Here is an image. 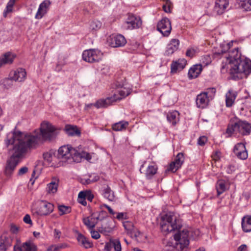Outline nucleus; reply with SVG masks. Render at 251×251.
<instances>
[{
	"label": "nucleus",
	"mask_w": 251,
	"mask_h": 251,
	"mask_svg": "<svg viewBox=\"0 0 251 251\" xmlns=\"http://www.w3.org/2000/svg\"><path fill=\"white\" fill-rule=\"evenodd\" d=\"M234 153L240 159L245 160L248 158V154L245 144H237L233 149Z\"/></svg>",
	"instance_id": "nucleus-13"
},
{
	"label": "nucleus",
	"mask_w": 251,
	"mask_h": 251,
	"mask_svg": "<svg viewBox=\"0 0 251 251\" xmlns=\"http://www.w3.org/2000/svg\"><path fill=\"white\" fill-rule=\"evenodd\" d=\"M124 85H125V84H124V82H123L116 81L115 83V88L116 89H122V88L125 87Z\"/></svg>",
	"instance_id": "nucleus-60"
},
{
	"label": "nucleus",
	"mask_w": 251,
	"mask_h": 251,
	"mask_svg": "<svg viewBox=\"0 0 251 251\" xmlns=\"http://www.w3.org/2000/svg\"><path fill=\"white\" fill-rule=\"evenodd\" d=\"M89 177L91 178L92 182L97 181L99 179V176L96 174H93L89 176Z\"/></svg>",
	"instance_id": "nucleus-62"
},
{
	"label": "nucleus",
	"mask_w": 251,
	"mask_h": 251,
	"mask_svg": "<svg viewBox=\"0 0 251 251\" xmlns=\"http://www.w3.org/2000/svg\"><path fill=\"white\" fill-rule=\"evenodd\" d=\"M89 230L90 231L92 238L95 239H98L100 238V234H99V232L93 230V229H90Z\"/></svg>",
	"instance_id": "nucleus-52"
},
{
	"label": "nucleus",
	"mask_w": 251,
	"mask_h": 251,
	"mask_svg": "<svg viewBox=\"0 0 251 251\" xmlns=\"http://www.w3.org/2000/svg\"><path fill=\"white\" fill-rule=\"evenodd\" d=\"M241 7L246 11L251 10V0H244L241 3Z\"/></svg>",
	"instance_id": "nucleus-45"
},
{
	"label": "nucleus",
	"mask_w": 251,
	"mask_h": 251,
	"mask_svg": "<svg viewBox=\"0 0 251 251\" xmlns=\"http://www.w3.org/2000/svg\"><path fill=\"white\" fill-rule=\"evenodd\" d=\"M78 202L84 206H86L87 204V202L86 201V199H85V194L83 193V191H81L79 193L78 195Z\"/></svg>",
	"instance_id": "nucleus-44"
},
{
	"label": "nucleus",
	"mask_w": 251,
	"mask_h": 251,
	"mask_svg": "<svg viewBox=\"0 0 251 251\" xmlns=\"http://www.w3.org/2000/svg\"><path fill=\"white\" fill-rule=\"evenodd\" d=\"M189 232L187 230H183L174 235L176 241L175 247L178 251H186L189 240H188Z\"/></svg>",
	"instance_id": "nucleus-6"
},
{
	"label": "nucleus",
	"mask_w": 251,
	"mask_h": 251,
	"mask_svg": "<svg viewBox=\"0 0 251 251\" xmlns=\"http://www.w3.org/2000/svg\"><path fill=\"white\" fill-rule=\"evenodd\" d=\"M36 246L31 241H28L23 243L22 251H36Z\"/></svg>",
	"instance_id": "nucleus-35"
},
{
	"label": "nucleus",
	"mask_w": 251,
	"mask_h": 251,
	"mask_svg": "<svg viewBox=\"0 0 251 251\" xmlns=\"http://www.w3.org/2000/svg\"><path fill=\"white\" fill-rule=\"evenodd\" d=\"M25 223L28 224H32V221L31 220L30 217L29 215L26 214L24 218L23 219Z\"/></svg>",
	"instance_id": "nucleus-59"
},
{
	"label": "nucleus",
	"mask_w": 251,
	"mask_h": 251,
	"mask_svg": "<svg viewBox=\"0 0 251 251\" xmlns=\"http://www.w3.org/2000/svg\"><path fill=\"white\" fill-rule=\"evenodd\" d=\"M9 78H8L6 81H11V80L15 81L23 82L24 81L26 77V72L25 69L21 68H18L17 70L12 71L10 73Z\"/></svg>",
	"instance_id": "nucleus-11"
},
{
	"label": "nucleus",
	"mask_w": 251,
	"mask_h": 251,
	"mask_svg": "<svg viewBox=\"0 0 251 251\" xmlns=\"http://www.w3.org/2000/svg\"><path fill=\"white\" fill-rule=\"evenodd\" d=\"M207 141V138L205 136H201L198 140V144L201 146H203Z\"/></svg>",
	"instance_id": "nucleus-50"
},
{
	"label": "nucleus",
	"mask_w": 251,
	"mask_h": 251,
	"mask_svg": "<svg viewBox=\"0 0 251 251\" xmlns=\"http://www.w3.org/2000/svg\"><path fill=\"white\" fill-rule=\"evenodd\" d=\"M242 228L245 232L251 231V216H245L242 219Z\"/></svg>",
	"instance_id": "nucleus-30"
},
{
	"label": "nucleus",
	"mask_w": 251,
	"mask_h": 251,
	"mask_svg": "<svg viewBox=\"0 0 251 251\" xmlns=\"http://www.w3.org/2000/svg\"><path fill=\"white\" fill-rule=\"evenodd\" d=\"M77 240L79 244L86 249H88L92 247V243L81 233L78 234Z\"/></svg>",
	"instance_id": "nucleus-31"
},
{
	"label": "nucleus",
	"mask_w": 251,
	"mask_h": 251,
	"mask_svg": "<svg viewBox=\"0 0 251 251\" xmlns=\"http://www.w3.org/2000/svg\"><path fill=\"white\" fill-rule=\"evenodd\" d=\"M210 100L206 96L205 93L201 92L198 94L196 98V104L198 108L204 109L207 107L210 102Z\"/></svg>",
	"instance_id": "nucleus-14"
},
{
	"label": "nucleus",
	"mask_w": 251,
	"mask_h": 251,
	"mask_svg": "<svg viewBox=\"0 0 251 251\" xmlns=\"http://www.w3.org/2000/svg\"><path fill=\"white\" fill-rule=\"evenodd\" d=\"M56 135L57 131L55 127L47 122L41 124L39 134H25L16 130L9 133L4 141L5 144L7 147L13 145V148L12 154L6 162L4 171L5 175L10 176L13 174L28 150L34 146L39 140L50 141L54 139Z\"/></svg>",
	"instance_id": "nucleus-1"
},
{
	"label": "nucleus",
	"mask_w": 251,
	"mask_h": 251,
	"mask_svg": "<svg viewBox=\"0 0 251 251\" xmlns=\"http://www.w3.org/2000/svg\"><path fill=\"white\" fill-rule=\"evenodd\" d=\"M28 169L27 167L24 166L20 168L18 172V175L21 176L26 174L28 172Z\"/></svg>",
	"instance_id": "nucleus-53"
},
{
	"label": "nucleus",
	"mask_w": 251,
	"mask_h": 251,
	"mask_svg": "<svg viewBox=\"0 0 251 251\" xmlns=\"http://www.w3.org/2000/svg\"><path fill=\"white\" fill-rule=\"evenodd\" d=\"M187 61L184 58H180L176 61H173L171 65V73L175 74L178 70H182L186 65Z\"/></svg>",
	"instance_id": "nucleus-18"
},
{
	"label": "nucleus",
	"mask_w": 251,
	"mask_h": 251,
	"mask_svg": "<svg viewBox=\"0 0 251 251\" xmlns=\"http://www.w3.org/2000/svg\"><path fill=\"white\" fill-rule=\"evenodd\" d=\"M115 218L118 220H123L127 218L126 213L124 212L118 213Z\"/></svg>",
	"instance_id": "nucleus-51"
},
{
	"label": "nucleus",
	"mask_w": 251,
	"mask_h": 251,
	"mask_svg": "<svg viewBox=\"0 0 251 251\" xmlns=\"http://www.w3.org/2000/svg\"><path fill=\"white\" fill-rule=\"evenodd\" d=\"M50 2L49 0H45L43 1L39 5L35 18L37 19H41L46 13L48 8H49Z\"/></svg>",
	"instance_id": "nucleus-23"
},
{
	"label": "nucleus",
	"mask_w": 251,
	"mask_h": 251,
	"mask_svg": "<svg viewBox=\"0 0 251 251\" xmlns=\"http://www.w3.org/2000/svg\"><path fill=\"white\" fill-rule=\"evenodd\" d=\"M16 54L11 52H7L0 57V68L6 64H12L16 58Z\"/></svg>",
	"instance_id": "nucleus-17"
},
{
	"label": "nucleus",
	"mask_w": 251,
	"mask_h": 251,
	"mask_svg": "<svg viewBox=\"0 0 251 251\" xmlns=\"http://www.w3.org/2000/svg\"><path fill=\"white\" fill-rule=\"evenodd\" d=\"M237 251H248L247 246L245 244L241 245L238 249Z\"/></svg>",
	"instance_id": "nucleus-64"
},
{
	"label": "nucleus",
	"mask_w": 251,
	"mask_h": 251,
	"mask_svg": "<svg viewBox=\"0 0 251 251\" xmlns=\"http://www.w3.org/2000/svg\"><path fill=\"white\" fill-rule=\"evenodd\" d=\"M71 158L70 162H80L82 158L87 160H90L91 159V155L90 153L85 151H79L76 149L73 148L71 151Z\"/></svg>",
	"instance_id": "nucleus-12"
},
{
	"label": "nucleus",
	"mask_w": 251,
	"mask_h": 251,
	"mask_svg": "<svg viewBox=\"0 0 251 251\" xmlns=\"http://www.w3.org/2000/svg\"><path fill=\"white\" fill-rule=\"evenodd\" d=\"M157 166L154 163H151L147 168L145 176L147 179H150L152 178L157 171Z\"/></svg>",
	"instance_id": "nucleus-28"
},
{
	"label": "nucleus",
	"mask_w": 251,
	"mask_h": 251,
	"mask_svg": "<svg viewBox=\"0 0 251 251\" xmlns=\"http://www.w3.org/2000/svg\"><path fill=\"white\" fill-rule=\"evenodd\" d=\"M133 231H132H132H130L129 233L132 235L134 236L135 237H136V238L138 237L140 234V231L137 228H135L134 226H133Z\"/></svg>",
	"instance_id": "nucleus-56"
},
{
	"label": "nucleus",
	"mask_w": 251,
	"mask_h": 251,
	"mask_svg": "<svg viewBox=\"0 0 251 251\" xmlns=\"http://www.w3.org/2000/svg\"><path fill=\"white\" fill-rule=\"evenodd\" d=\"M61 232L57 229H54V237L55 239H59L60 238Z\"/></svg>",
	"instance_id": "nucleus-58"
},
{
	"label": "nucleus",
	"mask_w": 251,
	"mask_h": 251,
	"mask_svg": "<svg viewBox=\"0 0 251 251\" xmlns=\"http://www.w3.org/2000/svg\"><path fill=\"white\" fill-rule=\"evenodd\" d=\"M229 57H226V62H224L223 61L222 63L221 70L223 73H226L228 69H229V71H230V69L232 66H234V58L233 57H231V55H235L234 49L232 51H229Z\"/></svg>",
	"instance_id": "nucleus-16"
},
{
	"label": "nucleus",
	"mask_w": 251,
	"mask_h": 251,
	"mask_svg": "<svg viewBox=\"0 0 251 251\" xmlns=\"http://www.w3.org/2000/svg\"><path fill=\"white\" fill-rule=\"evenodd\" d=\"M101 26V23L99 21H93L89 25V29L91 30H98Z\"/></svg>",
	"instance_id": "nucleus-41"
},
{
	"label": "nucleus",
	"mask_w": 251,
	"mask_h": 251,
	"mask_svg": "<svg viewBox=\"0 0 251 251\" xmlns=\"http://www.w3.org/2000/svg\"><path fill=\"white\" fill-rule=\"evenodd\" d=\"M113 102H114V101L111 97H107L105 99H100L97 100L96 102L94 104V106L98 109L106 108L108 106L112 104Z\"/></svg>",
	"instance_id": "nucleus-27"
},
{
	"label": "nucleus",
	"mask_w": 251,
	"mask_h": 251,
	"mask_svg": "<svg viewBox=\"0 0 251 251\" xmlns=\"http://www.w3.org/2000/svg\"><path fill=\"white\" fill-rule=\"evenodd\" d=\"M168 122L173 126H175L179 121V113L176 110L169 111L167 114Z\"/></svg>",
	"instance_id": "nucleus-25"
},
{
	"label": "nucleus",
	"mask_w": 251,
	"mask_h": 251,
	"mask_svg": "<svg viewBox=\"0 0 251 251\" xmlns=\"http://www.w3.org/2000/svg\"><path fill=\"white\" fill-rule=\"evenodd\" d=\"M58 183L55 181H51L48 184L47 190L50 194H54L57 192L58 188Z\"/></svg>",
	"instance_id": "nucleus-39"
},
{
	"label": "nucleus",
	"mask_w": 251,
	"mask_h": 251,
	"mask_svg": "<svg viewBox=\"0 0 251 251\" xmlns=\"http://www.w3.org/2000/svg\"><path fill=\"white\" fill-rule=\"evenodd\" d=\"M82 58L89 63L99 62L102 59L103 53L100 50L96 49H90L84 50L82 53Z\"/></svg>",
	"instance_id": "nucleus-8"
},
{
	"label": "nucleus",
	"mask_w": 251,
	"mask_h": 251,
	"mask_svg": "<svg viewBox=\"0 0 251 251\" xmlns=\"http://www.w3.org/2000/svg\"><path fill=\"white\" fill-rule=\"evenodd\" d=\"M123 226L126 230L128 232H129L130 231H132V232L133 231V229L134 226L131 223L128 221L125 222L123 223Z\"/></svg>",
	"instance_id": "nucleus-48"
},
{
	"label": "nucleus",
	"mask_w": 251,
	"mask_h": 251,
	"mask_svg": "<svg viewBox=\"0 0 251 251\" xmlns=\"http://www.w3.org/2000/svg\"><path fill=\"white\" fill-rule=\"evenodd\" d=\"M216 188L217 195L219 196L228 189L227 182L223 179L219 180L217 182Z\"/></svg>",
	"instance_id": "nucleus-29"
},
{
	"label": "nucleus",
	"mask_w": 251,
	"mask_h": 251,
	"mask_svg": "<svg viewBox=\"0 0 251 251\" xmlns=\"http://www.w3.org/2000/svg\"><path fill=\"white\" fill-rule=\"evenodd\" d=\"M103 195L105 198L107 199L109 201H112L115 200L114 192L108 186L103 190Z\"/></svg>",
	"instance_id": "nucleus-34"
},
{
	"label": "nucleus",
	"mask_w": 251,
	"mask_h": 251,
	"mask_svg": "<svg viewBox=\"0 0 251 251\" xmlns=\"http://www.w3.org/2000/svg\"><path fill=\"white\" fill-rule=\"evenodd\" d=\"M19 231V227L15 225H11L10 226V231L13 234H17Z\"/></svg>",
	"instance_id": "nucleus-57"
},
{
	"label": "nucleus",
	"mask_w": 251,
	"mask_h": 251,
	"mask_svg": "<svg viewBox=\"0 0 251 251\" xmlns=\"http://www.w3.org/2000/svg\"><path fill=\"white\" fill-rule=\"evenodd\" d=\"M237 93L232 89H229L226 94V107H231L234 103Z\"/></svg>",
	"instance_id": "nucleus-24"
},
{
	"label": "nucleus",
	"mask_w": 251,
	"mask_h": 251,
	"mask_svg": "<svg viewBox=\"0 0 251 251\" xmlns=\"http://www.w3.org/2000/svg\"><path fill=\"white\" fill-rule=\"evenodd\" d=\"M105 217H106V212L102 210L100 212L99 216L96 218L97 219H100L101 220Z\"/></svg>",
	"instance_id": "nucleus-63"
},
{
	"label": "nucleus",
	"mask_w": 251,
	"mask_h": 251,
	"mask_svg": "<svg viewBox=\"0 0 251 251\" xmlns=\"http://www.w3.org/2000/svg\"><path fill=\"white\" fill-rule=\"evenodd\" d=\"M13 239L11 236H7L3 233L0 236V242L7 246L8 248L11 247Z\"/></svg>",
	"instance_id": "nucleus-36"
},
{
	"label": "nucleus",
	"mask_w": 251,
	"mask_h": 251,
	"mask_svg": "<svg viewBox=\"0 0 251 251\" xmlns=\"http://www.w3.org/2000/svg\"><path fill=\"white\" fill-rule=\"evenodd\" d=\"M236 170V166L234 165L230 164L228 165L226 168V172L228 174H232Z\"/></svg>",
	"instance_id": "nucleus-54"
},
{
	"label": "nucleus",
	"mask_w": 251,
	"mask_h": 251,
	"mask_svg": "<svg viewBox=\"0 0 251 251\" xmlns=\"http://www.w3.org/2000/svg\"><path fill=\"white\" fill-rule=\"evenodd\" d=\"M102 206L105 207L106 208H107L109 213L111 215L114 216L116 214V213L113 210V209L108 205H107L106 204H103L102 205Z\"/></svg>",
	"instance_id": "nucleus-61"
},
{
	"label": "nucleus",
	"mask_w": 251,
	"mask_h": 251,
	"mask_svg": "<svg viewBox=\"0 0 251 251\" xmlns=\"http://www.w3.org/2000/svg\"><path fill=\"white\" fill-rule=\"evenodd\" d=\"M160 226L163 232L168 233L180 229L181 224L173 213L169 212L162 217Z\"/></svg>",
	"instance_id": "nucleus-3"
},
{
	"label": "nucleus",
	"mask_w": 251,
	"mask_h": 251,
	"mask_svg": "<svg viewBox=\"0 0 251 251\" xmlns=\"http://www.w3.org/2000/svg\"><path fill=\"white\" fill-rule=\"evenodd\" d=\"M112 248L114 249V251H121V245L119 239H110L109 242L106 243L104 246V250L106 251H110Z\"/></svg>",
	"instance_id": "nucleus-19"
},
{
	"label": "nucleus",
	"mask_w": 251,
	"mask_h": 251,
	"mask_svg": "<svg viewBox=\"0 0 251 251\" xmlns=\"http://www.w3.org/2000/svg\"><path fill=\"white\" fill-rule=\"evenodd\" d=\"M15 0H9L7 4L6 10L4 11V16L5 17L7 13L10 12L12 11L13 6L15 4Z\"/></svg>",
	"instance_id": "nucleus-43"
},
{
	"label": "nucleus",
	"mask_w": 251,
	"mask_h": 251,
	"mask_svg": "<svg viewBox=\"0 0 251 251\" xmlns=\"http://www.w3.org/2000/svg\"><path fill=\"white\" fill-rule=\"evenodd\" d=\"M184 161V155L180 152L177 154L174 161L172 162L169 166V170L173 172H176L180 168Z\"/></svg>",
	"instance_id": "nucleus-15"
},
{
	"label": "nucleus",
	"mask_w": 251,
	"mask_h": 251,
	"mask_svg": "<svg viewBox=\"0 0 251 251\" xmlns=\"http://www.w3.org/2000/svg\"><path fill=\"white\" fill-rule=\"evenodd\" d=\"M118 94L115 93L112 97L114 102L120 100L128 96L131 93V90L128 88L124 87L117 91Z\"/></svg>",
	"instance_id": "nucleus-21"
},
{
	"label": "nucleus",
	"mask_w": 251,
	"mask_h": 251,
	"mask_svg": "<svg viewBox=\"0 0 251 251\" xmlns=\"http://www.w3.org/2000/svg\"><path fill=\"white\" fill-rule=\"evenodd\" d=\"M235 55H231V57L234 58V66H232L230 69V74L236 77L235 75H238L241 73H250V64L251 60L244 56H241V54L238 52V48H235ZM236 77H238L237 75Z\"/></svg>",
	"instance_id": "nucleus-2"
},
{
	"label": "nucleus",
	"mask_w": 251,
	"mask_h": 251,
	"mask_svg": "<svg viewBox=\"0 0 251 251\" xmlns=\"http://www.w3.org/2000/svg\"><path fill=\"white\" fill-rule=\"evenodd\" d=\"M202 71V66L201 64H196L191 67L188 72V75L190 79L196 78L201 74Z\"/></svg>",
	"instance_id": "nucleus-26"
},
{
	"label": "nucleus",
	"mask_w": 251,
	"mask_h": 251,
	"mask_svg": "<svg viewBox=\"0 0 251 251\" xmlns=\"http://www.w3.org/2000/svg\"><path fill=\"white\" fill-rule=\"evenodd\" d=\"M228 134L239 133L242 135H249L251 133V124L246 121L237 119L232 122L226 129Z\"/></svg>",
	"instance_id": "nucleus-4"
},
{
	"label": "nucleus",
	"mask_w": 251,
	"mask_h": 251,
	"mask_svg": "<svg viewBox=\"0 0 251 251\" xmlns=\"http://www.w3.org/2000/svg\"><path fill=\"white\" fill-rule=\"evenodd\" d=\"M92 217H85L83 219V224L87 227L89 230L93 229L96 225V223L92 221Z\"/></svg>",
	"instance_id": "nucleus-37"
},
{
	"label": "nucleus",
	"mask_w": 251,
	"mask_h": 251,
	"mask_svg": "<svg viewBox=\"0 0 251 251\" xmlns=\"http://www.w3.org/2000/svg\"><path fill=\"white\" fill-rule=\"evenodd\" d=\"M228 5V4H219L218 3H216L214 8V10L217 14H222L225 11V10Z\"/></svg>",
	"instance_id": "nucleus-38"
},
{
	"label": "nucleus",
	"mask_w": 251,
	"mask_h": 251,
	"mask_svg": "<svg viewBox=\"0 0 251 251\" xmlns=\"http://www.w3.org/2000/svg\"><path fill=\"white\" fill-rule=\"evenodd\" d=\"M142 25L140 17L131 13L128 14V17L124 24V27L126 30H133L139 28Z\"/></svg>",
	"instance_id": "nucleus-7"
},
{
	"label": "nucleus",
	"mask_w": 251,
	"mask_h": 251,
	"mask_svg": "<svg viewBox=\"0 0 251 251\" xmlns=\"http://www.w3.org/2000/svg\"><path fill=\"white\" fill-rule=\"evenodd\" d=\"M44 160L48 162L51 161V154L49 152H45L43 155Z\"/></svg>",
	"instance_id": "nucleus-55"
},
{
	"label": "nucleus",
	"mask_w": 251,
	"mask_h": 251,
	"mask_svg": "<svg viewBox=\"0 0 251 251\" xmlns=\"http://www.w3.org/2000/svg\"><path fill=\"white\" fill-rule=\"evenodd\" d=\"M54 205L53 204L46 201H41L32 209L34 215L46 216L53 212Z\"/></svg>",
	"instance_id": "nucleus-5"
},
{
	"label": "nucleus",
	"mask_w": 251,
	"mask_h": 251,
	"mask_svg": "<svg viewBox=\"0 0 251 251\" xmlns=\"http://www.w3.org/2000/svg\"><path fill=\"white\" fill-rule=\"evenodd\" d=\"M197 52V49L194 48H188L186 52V55L187 57L192 58L195 55Z\"/></svg>",
	"instance_id": "nucleus-47"
},
{
	"label": "nucleus",
	"mask_w": 251,
	"mask_h": 251,
	"mask_svg": "<svg viewBox=\"0 0 251 251\" xmlns=\"http://www.w3.org/2000/svg\"><path fill=\"white\" fill-rule=\"evenodd\" d=\"M179 41L178 39H173L168 44L165 52V55L170 56L173 54L178 49Z\"/></svg>",
	"instance_id": "nucleus-20"
},
{
	"label": "nucleus",
	"mask_w": 251,
	"mask_h": 251,
	"mask_svg": "<svg viewBox=\"0 0 251 251\" xmlns=\"http://www.w3.org/2000/svg\"><path fill=\"white\" fill-rule=\"evenodd\" d=\"M129 123L128 122L125 121H120L113 124L112 126V129L117 131H122L126 129Z\"/></svg>",
	"instance_id": "nucleus-33"
},
{
	"label": "nucleus",
	"mask_w": 251,
	"mask_h": 251,
	"mask_svg": "<svg viewBox=\"0 0 251 251\" xmlns=\"http://www.w3.org/2000/svg\"><path fill=\"white\" fill-rule=\"evenodd\" d=\"M158 31H171L172 26L169 19L165 18L161 20L157 24Z\"/></svg>",
	"instance_id": "nucleus-22"
},
{
	"label": "nucleus",
	"mask_w": 251,
	"mask_h": 251,
	"mask_svg": "<svg viewBox=\"0 0 251 251\" xmlns=\"http://www.w3.org/2000/svg\"><path fill=\"white\" fill-rule=\"evenodd\" d=\"M58 210L60 212V215H62L64 214H68L71 212V208L70 206L65 205H59L58 206Z\"/></svg>",
	"instance_id": "nucleus-42"
},
{
	"label": "nucleus",
	"mask_w": 251,
	"mask_h": 251,
	"mask_svg": "<svg viewBox=\"0 0 251 251\" xmlns=\"http://www.w3.org/2000/svg\"><path fill=\"white\" fill-rule=\"evenodd\" d=\"M22 248L23 244L21 242V239L17 238L16 239V243L13 248L14 251H22Z\"/></svg>",
	"instance_id": "nucleus-46"
},
{
	"label": "nucleus",
	"mask_w": 251,
	"mask_h": 251,
	"mask_svg": "<svg viewBox=\"0 0 251 251\" xmlns=\"http://www.w3.org/2000/svg\"><path fill=\"white\" fill-rule=\"evenodd\" d=\"M72 149V148L69 145L60 147L58 150L57 158L63 162L69 163L71 158Z\"/></svg>",
	"instance_id": "nucleus-10"
},
{
	"label": "nucleus",
	"mask_w": 251,
	"mask_h": 251,
	"mask_svg": "<svg viewBox=\"0 0 251 251\" xmlns=\"http://www.w3.org/2000/svg\"><path fill=\"white\" fill-rule=\"evenodd\" d=\"M216 90L214 87H211L207 88L205 91L202 92L203 93H205L208 98L211 100L215 97Z\"/></svg>",
	"instance_id": "nucleus-40"
},
{
	"label": "nucleus",
	"mask_w": 251,
	"mask_h": 251,
	"mask_svg": "<svg viewBox=\"0 0 251 251\" xmlns=\"http://www.w3.org/2000/svg\"><path fill=\"white\" fill-rule=\"evenodd\" d=\"M83 193L85 194V199L90 201H92L94 198V195L92 192L90 191H83Z\"/></svg>",
	"instance_id": "nucleus-49"
},
{
	"label": "nucleus",
	"mask_w": 251,
	"mask_h": 251,
	"mask_svg": "<svg viewBox=\"0 0 251 251\" xmlns=\"http://www.w3.org/2000/svg\"><path fill=\"white\" fill-rule=\"evenodd\" d=\"M64 130L69 136H73L80 134V131L78 129L76 126L67 125L65 126Z\"/></svg>",
	"instance_id": "nucleus-32"
},
{
	"label": "nucleus",
	"mask_w": 251,
	"mask_h": 251,
	"mask_svg": "<svg viewBox=\"0 0 251 251\" xmlns=\"http://www.w3.org/2000/svg\"><path fill=\"white\" fill-rule=\"evenodd\" d=\"M107 42L111 47L118 48L124 46L126 40L122 34H112L107 38Z\"/></svg>",
	"instance_id": "nucleus-9"
}]
</instances>
